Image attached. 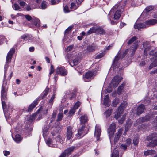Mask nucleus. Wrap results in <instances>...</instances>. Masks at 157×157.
Listing matches in <instances>:
<instances>
[{
    "instance_id": "nucleus-24",
    "label": "nucleus",
    "mask_w": 157,
    "mask_h": 157,
    "mask_svg": "<svg viewBox=\"0 0 157 157\" xmlns=\"http://www.w3.org/2000/svg\"><path fill=\"white\" fill-rule=\"evenodd\" d=\"M151 47L150 46H148L144 50V54L145 56H147V55L148 53L150 55H153V50H152L151 51H150V50Z\"/></svg>"
},
{
    "instance_id": "nucleus-48",
    "label": "nucleus",
    "mask_w": 157,
    "mask_h": 157,
    "mask_svg": "<svg viewBox=\"0 0 157 157\" xmlns=\"http://www.w3.org/2000/svg\"><path fill=\"white\" fill-rule=\"evenodd\" d=\"M145 27V25L144 24L142 23L138 24V30H140L141 28H143Z\"/></svg>"
},
{
    "instance_id": "nucleus-47",
    "label": "nucleus",
    "mask_w": 157,
    "mask_h": 157,
    "mask_svg": "<svg viewBox=\"0 0 157 157\" xmlns=\"http://www.w3.org/2000/svg\"><path fill=\"white\" fill-rule=\"evenodd\" d=\"M72 28V26H69V27H68L66 29L65 32V35H66L67 34L69 33L70 32H71Z\"/></svg>"
},
{
    "instance_id": "nucleus-62",
    "label": "nucleus",
    "mask_w": 157,
    "mask_h": 157,
    "mask_svg": "<svg viewBox=\"0 0 157 157\" xmlns=\"http://www.w3.org/2000/svg\"><path fill=\"white\" fill-rule=\"evenodd\" d=\"M2 106L3 107V109L5 108L6 107V104L5 103V101H4V100H2Z\"/></svg>"
},
{
    "instance_id": "nucleus-25",
    "label": "nucleus",
    "mask_w": 157,
    "mask_h": 157,
    "mask_svg": "<svg viewBox=\"0 0 157 157\" xmlns=\"http://www.w3.org/2000/svg\"><path fill=\"white\" fill-rule=\"evenodd\" d=\"M46 143L49 147H56L57 146L56 144H53L52 140L48 138L46 140Z\"/></svg>"
},
{
    "instance_id": "nucleus-16",
    "label": "nucleus",
    "mask_w": 157,
    "mask_h": 157,
    "mask_svg": "<svg viewBox=\"0 0 157 157\" xmlns=\"http://www.w3.org/2000/svg\"><path fill=\"white\" fill-rule=\"evenodd\" d=\"M153 59H151V61L154 60L149 67V69H151L153 67L157 66V52H155V54L153 55Z\"/></svg>"
},
{
    "instance_id": "nucleus-46",
    "label": "nucleus",
    "mask_w": 157,
    "mask_h": 157,
    "mask_svg": "<svg viewBox=\"0 0 157 157\" xmlns=\"http://www.w3.org/2000/svg\"><path fill=\"white\" fill-rule=\"evenodd\" d=\"M125 117L126 115L125 114L123 115L122 117L119 120V123L121 124H122L124 121L125 120Z\"/></svg>"
},
{
    "instance_id": "nucleus-51",
    "label": "nucleus",
    "mask_w": 157,
    "mask_h": 157,
    "mask_svg": "<svg viewBox=\"0 0 157 157\" xmlns=\"http://www.w3.org/2000/svg\"><path fill=\"white\" fill-rule=\"evenodd\" d=\"M25 18L28 21H32V22L33 21V19L32 17L29 15H25Z\"/></svg>"
},
{
    "instance_id": "nucleus-39",
    "label": "nucleus",
    "mask_w": 157,
    "mask_h": 157,
    "mask_svg": "<svg viewBox=\"0 0 157 157\" xmlns=\"http://www.w3.org/2000/svg\"><path fill=\"white\" fill-rule=\"evenodd\" d=\"M49 89L48 88H46L43 91V95L42 97V99L44 98L48 94L49 91Z\"/></svg>"
},
{
    "instance_id": "nucleus-53",
    "label": "nucleus",
    "mask_w": 157,
    "mask_h": 157,
    "mask_svg": "<svg viewBox=\"0 0 157 157\" xmlns=\"http://www.w3.org/2000/svg\"><path fill=\"white\" fill-rule=\"evenodd\" d=\"M75 109L73 107L72 108L69 112V114L71 115H73L75 111Z\"/></svg>"
},
{
    "instance_id": "nucleus-7",
    "label": "nucleus",
    "mask_w": 157,
    "mask_h": 157,
    "mask_svg": "<svg viewBox=\"0 0 157 157\" xmlns=\"http://www.w3.org/2000/svg\"><path fill=\"white\" fill-rule=\"evenodd\" d=\"M125 56H124V54H120L118 53V54L115 56L114 60L113 62L112 67L113 68H115L119 67V64L118 62V60L120 59L121 57V59L123 58Z\"/></svg>"
},
{
    "instance_id": "nucleus-33",
    "label": "nucleus",
    "mask_w": 157,
    "mask_h": 157,
    "mask_svg": "<svg viewBox=\"0 0 157 157\" xmlns=\"http://www.w3.org/2000/svg\"><path fill=\"white\" fill-rule=\"evenodd\" d=\"M35 24V25L37 27H38L40 25V21L39 19L34 18H33V21H32Z\"/></svg>"
},
{
    "instance_id": "nucleus-21",
    "label": "nucleus",
    "mask_w": 157,
    "mask_h": 157,
    "mask_svg": "<svg viewBox=\"0 0 157 157\" xmlns=\"http://www.w3.org/2000/svg\"><path fill=\"white\" fill-rule=\"evenodd\" d=\"M122 131L123 129L122 128H121L118 130V131L116 133L114 139V143L117 142L119 140L120 136L121 135Z\"/></svg>"
},
{
    "instance_id": "nucleus-15",
    "label": "nucleus",
    "mask_w": 157,
    "mask_h": 157,
    "mask_svg": "<svg viewBox=\"0 0 157 157\" xmlns=\"http://www.w3.org/2000/svg\"><path fill=\"white\" fill-rule=\"evenodd\" d=\"M96 73L95 71H89L87 72L85 75L84 77V80L85 82H87L88 81L86 80V79H90L96 75Z\"/></svg>"
},
{
    "instance_id": "nucleus-64",
    "label": "nucleus",
    "mask_w": 157,
    "mask_h": 157,
    "mask_svg": "<svg viewBox=\"0 0 157 157\" xmlns=\"http://www.w3.org/2000/svg\"><path fill=\"white\" fill-rule=\"evenodd\" d=\"M133 143L136 146H137V138L136 137L133 140Z\"/></svg>"
},
{
    "instance_id": "nucleus-31",
    "label": "nucleus",
    "mask_w": 157,
    "mask_h": 157,
    "mask_svg": "<svg viewBox=\"0 0 157 157\" xmlns=\"http://www.w3.org/2000/svg\"><path fill=\"white\" fill-rule=\"evenodd\" d=\"M156 153V152L155 150H148L144 152V154L145 155L147 156L148 155H153Z\"/></svg>"
},
{
    "instance_id": "nucleus-37",
    "label": "nucleus",
    "mask_w": 157,
    "mask_h": 157,
    "mask_svg": "<svg viewBox=\"0 0 157 157\" xmlns=\"http://www.w3.org/2000/svg\"><path fill=\"white\" fill-rule=\"evenodd\" d=\"M149 145L151 147H154L157 145V140H153L150 143Z\"/></svg>"
},
{
    "instance_id": "nucleus-19",
    "label": "nucleus",
    "mask_w": 157,
    "mask_h": 157,
    "mask_svg": "<svg viewBox=\"0 0 157 157\" xmlns=\"http://www.w3.org/2000/svg\"><path fill=\"white\" fill-rule=\"evenodd\" d=\"M21 39L25 40H28L30 42L33 41V38L32 36L30 35H24L21 36Z\"/></svg>"
},
{
    "instance_id": "nucleus-8",
    "label": "nucleus",
    "mask_w": 157,
    "mask_h": 157,
    "mask_svg": "<svg viewBox=\"0 0 157 157\" xmlns=\"http://www.w3.org/2000/svg\"><path fill=\"white\" fill-rule=\"evenodd\" d=\"M122 79V78L120 76L117 75L115 76L112 79L110 84V86H113L114 88L116 87L117 86Z\"/></svg>"
},
{
    "instance_id": "nucleus-54",
    "label": "nucleus",
    "mask_w": 157,
    "mask_h": 157,
    "mask_svg": "<svg viewBox=\"0 0 157 157\" xmlns=\"http://www.w3.org/2000/svg\"><path fill=\"white\" fill-rule=\"evenodd\" d=\"M157 136V135L155 133L152 134L151 135L149 136V138H150L151 140L153 139L155 137Z\"/></svg>"
},
{
    "instance_id": "nucleus-6",
    "label": "nucleus",
    "mask_w": 157,
    "mask_h": 157,
    "mask_svg": "<svg viewBox=\"0 0 157 157\" xmlns=\"http://www.w3.org/2000/svg\"><path fill=\"white\" fill-rule=\"evenodd\" d=\"M115 124L113 123L111 124L108 129V132L111 144H112L111 142L113 139L114 134L115 131Z\"/></svg>"
},
{
    "instance_id": "nucleus-14",
    "label": "nucleus",
    "mask_w": 157,
    "mask_h": 157,
    "mask_svg": "<svg viewBox=\"0 0 157 157\" xmlns=\"http://www.w3.org/2000/svg\"><path fill=\"white\" fill-rule=\"evenodd\" d=\"M77 92L75 90L70 91L68 90L66 92V94L67 98L70 99H72L76 97Z\"/></svg>"
},
{
    "instance_id": "nucleus-58",
    "label": "nucleus",
    "mask_w": 157,
    "mask_h": 157,
    "mask_svg": "<svg viewBox=\"0 0 157 157\" xmlns=\"http://www.w3.org/2000/svg\"><path fill=\"white\" fill-rule=\"evenodd\" d=\"M64 11L65 13H67L69 12L68 7L67 6H65L64 8Z\"/></svg>"
},
{
    "instance_id": "nucleus-41",
    "label": "nucleus",
    "mask_w": 157,
    "mask_h": 157,
    "mask_svg": "<svg viewBox=\"0 0 157 157\" xmlns=\"http://www.w3.org/2000/svg\"><path fill=\"white\" fill-rule=\"evenodd\" d=\"M119 100L118 99H115L114 100L112 103V106L113 107H116L117 105L119 103Z\"/></svg>"
},
{
    "instance_id": "nucleus-36",
    "label": "nucleus",
    "mask_w": 157,
    "mask_h": 157,
    "mask_svg": "<svg viewBox=\"0 0 157 157\" xmlns=\"http://www.w3.org/2000/svg\"><path fill=\"white\" fill-rule=\"evenodd\" d=\"M111 157H119L118 151L117 150L115 149L113 150Z\"/></svg>"
},
{
    "instance_id": "nucleus-55",
    "label": "nucleus",
    "mask_w": 157,
    "mask_h": 157,
    "mask_svg": "<svg viewBox=\"0 0 157 157\" xmlns=\"http://www.w3.org/2000/svg\"><path fill=\"white\" fill-rule=\"evenodd\" d=\"M21 0H18L20 6L24 7L26 6L27 4L24 2L20 1Z\"/></svg>"
},
{
    "instance_id": "nucleus-32",
    "label": "nucleus",
    "mask_w": 157,
    "mask_h": 157,
    "mask_svg": "<svg viewBox=\"0 0 157 157\" xmlns=\"http://www.w3.org/2000/svg\"><path fill=\"white\" fill-rule=\"evenodd\" d=\"M145 107L143 105H141L138 106V115L142 113L144 111Z\"/></svg>"
},
{
    "instance_id": "nucleus-10",
    "label": "nucleus",
    "mask_w": 157,
    "mask_h": 157,
    "mask_svg": "<svg viewBox=\"0 0 157 157\" xmlns=\"http://www.w3.org/2000/svg\"><path fill=\"white\" fill-rule=\"evenodd\" d=\"M74 146H72L65 150L62 153L59 157H65L69 155L75 148Z\"/></svg>"
},
{
    "instance_id": "nucleus-29",
    "label": "nucleus",
    "mask_w": 157,
    "mask_h": 157,
    "mask_svg": "<svg viewBox=\"0 0 157 157\" xmlns=\"http://www.w3.org/2000/svg\"><path fill=\"white\" fill-rule=\"evenodd\" d=\"M87 117L86 115L81 116L80 119V121L81 124H85L87 121Z\"/></svg>"
},
{
    "instance_id": "nucleus-28",
    "label": "nucleus",
    "mask_w": 157,
    "mask_h": 157,
    "mask_svg": "<svg viewBox=\"0 0 157 157\" xmlns=\"http://www.w3.org/2000/svg\"><path fill=\"white\" fill-rule=\"evenodd\" d=\"M55 94L54 93L52 96L51 99L49 101L48 106L50 108H51L52 105L53 103V100L55 98Z\"/></svg>"
},
{
    "instance_id": "nucleus-5",
    "label": "nucleus",
    "mask_w": 157,
    "mask_h": 157,
    "mask_svg": "<svg viewBox=\"0 0 157 157\" xmlns=\"http://www.w3.org/2000/svg\"><path fill=\"white\" fill-rule=\"evenodd\" d=\"M8 90V86L7 82L4 81L2 84L1 91V99L2 100H6L7 99V92Z\"/></svg>"
},
{
    "instance_id": "nucleus-3",
    "label": "nucleus",
    "mask_w": 157,
    "mask_h": 157,
    "mask_svg": "<svg viewBox=\"0 0 157 157\" xmlns=\"http://www.w3.org/2000/svg\"><path fill=\"white\" fill-rule=\"evenodd\" d=\"M95 33L98 34H104L105 33V31L102 28L98 26H94L87 32V35H90Z\"/></svg>"
},
{
    "instance_id": "nucleus-17",
    "label": "nucleus",
    "mask_w": 157,
    "mask_h": 157,
    "mask_svg": "<svg viewBox=\"0 0 157 157\" xmlns=\"http://www.w3.org/2000/svg\"><path fill=\"white\" fill-rule=\"evenodd\" d=\"M72 129V127L70 126L67 127L66 132L67 140H69L72 138L73 135Z\"/></svg>"
},
{
    "instance_id": "nucleus-45",
    "label": "nucleus",
    "mask_w": 157,
    "mask_h": 157,
    "mask_svg": "<svg viewBox=\"0 0 157 157\" xmlns=\"http://www.w3.org/2000/svg\"><path fill=\"white\" fill-rule=\"evenodd\" d=\"M63 117V114L62 113H59L58 115L57 121H61Z\"/></svg>"
},
{
    "instance_id": "nucleus-34",
    "label": "nucleus",
    "mask_w": 157,
    "mask_h": 157,
    "mask_svg": "<svg viewBox=\"0 0 157 157\" xmlns=\"http://www.w3.org/2000/svg\"><path fill=\"white\" fill-rule=\"evenodd\" d=\"M125 86V84L124 83L121 84L118 88L117 93L119 94H121L122 90Z\"/></svg>"
},
{
    "instance_id": "nucleus-9",
    "label": "nucleus",
    "mask_w": 157,
    "mask_h": 157,
    "mask_svg": "<svg viewBox=\"0 0 157 157\" xmlns=\"http://www.w3.org/2000/svg\"><path fill=\"white\" fill-rule=\"evenodd\" d=\"M153 9L152 6H149L147 7L143 11L140 17L147 18L149 17L150 14V12Z\"/></svg>"
},
{
    "instance_id": "nucleus-61",
    "label": "nucleus",
    "mask_w": 157,
    "mask_h": 157,
    "mask_svg": "<svg viewBox=\"0 0 157 157\" xmlns=\"http://www.w3.org/2000/svg\"><path fill=\"white\" fill-rule=\"evenodd\" d=\"M13 6V8L15 10H18L20 8L18 5L16 4H14Z\"/></svg>"
},
{
    "instance_id": "nucleus-13",
    "label": "nucleus",
    "mask_w": 157,
    "mask_h": 157,
    "mask_svg": "<svg viewBox=\"0 0 157 157\" xmlns=\"http://www.w3.org/2000/svg\"><path fill=\"white\" fill-rule=\"evenodd\" d=\"M101 133V129L100 126L98 124H96L95 127L94 136L96 137L97 140H99Z\"/></svg>"
},
{
    "instance_id": "nucleus-60",
    "label": "nucleus",
    "mask_w": 157,
    "mask_h": 157,
    "mask_svg": "<svg viewBox=\"0 0 157 157\" xmlns=\"http://www.w3.org/2000/svg\"><path fill=\"white\" fill-rule=\"evenodd\" d=\"M3 153L4 155L5 156H7L10 154V152L6 150H5L3 151Z\"/></svg>"
},
{
    "instance_id": "nucleus-42",
    "label": "nucleus",
    "mask_w": 157,
    "mask_h": 157,
    "mask_svg": "<svg viewBox=\"0 0 157 157\" xmlns=\"http://www.w3.org/2000/svg\"><path fill=\"white\" fill-rule=\"evenodd\" d=\"M63 138L60 136V135H58L56 138V139L57 140H59L60 143H63Z\"/></svg>"
},
{
    "instance_id": "nucleus-2",
    "label": "nucleus",
    "mask_w": 157,
    "mask_h": 157,
    "mask_svg": "<svg viewBox=\"0 0 157 157\" xmlns=\"http://www.w3.org/2000/svg\"><path fill=\"white\" fill-rule=\"evenodd\" d=\"M15 52V49L13 48H11L7 55L6 58V64L4 66V69H5V73L4 75V78H5L6 76V71L8 67V63H10L11 62L12 56L13 54Z\"/></svg>"
},
{
    "instance_id": "nucleus-50",
    "label": "nucleus",
    "mask_w": 157,
    "mask_h": 157,
    "mask_svg": "<svg viewBox=\"0 0 157 157\" xmlns=\"http://www.w3.org/2000/svg\"><path fill=\"white\" fill-rule=\"evenodd\" d=\"M105 55V53L104 52H102V53H100L99 54H98L97 56L96 57V59H98L101 58L103 57Z\"/></svg>"
},
{
    "instance_id": "nucleus-30",
    "label": "nucleus",
    "mask_w": 157,
    "mask_h": 157,
    "mask_svg": "<svg viewBox=\"0 0 157 157\" xmlns=\"http://www.w3.org/2000/svg\"><path fill=\"white\" fill-rule=\"evenodd\" d=\"M37 104V100H35L29 106L28 109V111L30 112L36 105Z\"/></svg>"
},
{
    "instance_id": "nucleus-18",
    "label": "nucleus",
    "mask_w": 157,
    "mask_h": 157,
    "mask_svg": "<svg viewBox=\"0 0 157 157\" xmlns=\"http://www.w3.org/2000/svg\"><path fill=\"white\" fill-rule=\"evenodd\" d=\"M12 137L17 143H20L22 140V138L19 134L15 133L12 134Z\"/></svg>"
},
{
    "instance_id": "nucleus-52",
    "label": "nucleus",
    "mask_w": 157,
    "mask_h": 157,
    "mask_svg": "<svg viewBox=\"0 0 157 157\" xmlns=\"http://www.w3.org/2000/svg\"><path fill=\"white\" fill-rule=\"evenodd\" d=\"M57 1H56L55 0H51V4L52 5H55L58 4L61 1V0H56Z\"/></svg>"
},
{
    "instance_id": "nucleus-23",
    "label": "nucleus",
    "mask_w": 157,
    "mask_h": 157,
    "mask_svg": "<svg viewBox=\"0 0 157 157\" xmlns=\"http://www.w3.org/2000/svg\"><path fill=\"white\" fill-rule=\"evenodd\" d=\"M146 24L148 26L154 25L157 24V20L155 19H150L147 21L145 22Z\"/></svg>"
},
{
    "instance_id": "nucleus-49",
    "label": "nucleus",
    "mask_w": 157,
    "mask_h": 157,
    "mask_svg": "<svg viewBox=\"0 0 157 157\" xmlns=\"http://www.w3.org/2000/svg\"><path fill=\"white\" fill-rule=\"evenodd\" d=\"M74 47V45H70L67 47V48L65 49V51L67 52H68L71 51Z\"/></svg>"
},
{
    "instance_id": "nucleus-27",
    "label": "nucleus",
    "mask_w": 157,
    "mask_h": 157,
    "mask_svg": "<svg viewBox=\"0 0 157 157\" xmlns=\"http://www.w3.org/2000/svg\"><path fill=\"white\" fill-rule=\"evenodd\" d=\"M41 111V108H40L36 113L30 117L29 119V121H32L34 120L35 119L36 117L37 114L40 113V111Z\"/></svg>"
},
{
    "instance_id": "nucleus-12",
    "label": "nucleus",
    "mask_w": 157,
    "mask_h": 157,
    "mask_svg": "<svg viewBox=\"0 0 157 157\" xmlns=\"http://www.w3.org/2000/svg\"><path fill=\"white\" fill-rule=\"evenodd\" d=\"M56 72L58 74L63 76L66 75L67 74V70L63 67H58L56 69Z\"/></svg>"
},
{
    "instance_id": "nucleus-44",
    "label": "nucleus",
    "mask_w": 157,
    "mask_h": 157,
    "mask_svg": "<svg viewBox=\"0 0 157 157\" xmlns=\"http://www.w3.org/2000/svg\"><path fill=\"white\" fill-rule=\"evenodd\" d=\"M81 104V102L79 101H78L75 103L73 108H74L75 109H76L78 108V107Z\"/></svg>"
},
{
    "instance_id": "nucleus-35",
    "label": "nucleus",
    "mask_w": 157,
    "mask_h": 157,
    "mask_svg": "<svg viewBox=\"0 0 157 157\" xmlns=\"http://www.w3.org/2000/svg\"><path fill=\"white\" fill-rule=\"evenodd\" d=\"M112 112V109L109 108L107 110L104 112V114L106 116V117H108L110 116Z\"/></svg>"
},
{
    "instance_id": "nucleus-59",
    "label": "nucleus",
    "mask_w": 157,
    "mask_h": 157,
    "mask_svg": "<svg viewBox=\"0 0 157 157\" xmlns=\"http://www.w3.org/2000/svg\"><path fill=\"white\" fill-rule=\"evenodd\" d=\"M131 140L130 139H127L126 140V144L128 146H129L130 144L131 143Z\"/></svg>"
},
{
    "instance_id": "nucleus-40",
    "label": "nucleus",
    "mask_w": 157,
    "mask_h": 157,
    "mask_svg": "<svg viewBox=\"0 0 157 157\" xmlns=\"http://www.w3.org/2000/svg\"><path fill=\"white\" fill-rule=\"evenodd\" d=\"M47 7L46 2L45 1H43L41 3V8L42 9H46Z\"/></svg>"
},
{
    "instance_id": "nucleus-22",
    "label": "nucleus",
    "mask_w": 157,
    "mask_h": 157,
    "mask_svg": "<svg viewBox=\"0 0 157 157\" xmlns=\"http://www.w3.org/2000/svg\"><path fill=\"white\" fill-rule=\"evenodd\" d=\"M85 127V125H82L80 129L78 131V136L80 138L83 137L84 135V130Z\"/></svg>"
},
{
    "instance_id": "nucleus-38",
    "label": "nucleus",
    "mask_w": 157,
    "mask_h": 157,
    "mask_svg": "<svg viewBox=\"0 0 157 157\" xmlns=\"http://www.w3.org/2000/svg\"><path fill=\"white\" fill-rule=\"evenodd\" d=\"M78 6H77L76 5L75 3L72 2L71 4V6L70 8L71 9L75 10L78 8Z\"/></svg>"
},
{
    "instance_id": "nucleus-63",
    "label": "nucleus",
    "mask_w": 157,
    "mask_h": 157,
    "mask_svg": "<svg viewBox=\"0 0 157 157\" xmlns=\"http://www.w3.org/2000/svg\"><path fill=\"white\" fill-rule=\"evenodd\" d=\"M128 146L126 144H122L121 145V147L123 149L125 150L127 148V147Z\"/></svg>"
},
{
    "instance_id": "nucleus-11",
    "label": "nucleus",
    "mask_w": 157,
    "mask_h": 157,
    "mask_svg": "<svg viewBox=\"0 0 157 157\" xmlns=\"http://www.w3.org/2000/svg\"><path fill=\"white\" fill-rule=\"evenodd\" d=\"M78 56V54L76 53L74 56H71L73 61L71 62L70 64L72 67L77 65L79 63V57Z\"/></svg>"
},
{
    "instance_id": "nucleus-43",
    "label": "nucleus",
    "mask_w": 157,
    "mask_h": 157,
    "mask_svg": "<svg viewBox=\"0 0 157 157\" xmlns=\"http://www.w3.org/2000/svg\"><path fill=\"white\" fill-rule=\"evenodd\" d=\"M137 38L136 36H134L131 38L129 41L128 42V44H130L132 43L134 41L136 40Z\"/></svg>"
},
{
    "instance_id": "nucleus-4",
    "label": "nucleus",
    "mask_w": 157,
    "mask_h": 157,
    "mask_svg": "<svg viewBox=\"0 0 157 157\" xmlns=\"http://www.w3.org/2000/svg\"><path fill=\"white\" fill-rule=\"evenodd\" d=\"M127 103L126 101H123L120 106L118 108V109L115 115V118L117 119L123 114L124 110L127 106Z\"/></svg>"
},
{
    "instance_id": "nucleus-26",
    "label": "nucleus",
    "mask_w": 157,
    "mask_h": 157,
    "mask_svg": "<svg viewBox=\"0 0 157 157\" xmlns=\"http://www.w3.org/2000/svg\"><path fill=\"white\" fill-rule=\"evenodd\" d=\"M103 104L105 106L108 107L110 105V102L109 100V94L105 96V97L104 99Z\"/></svg>"
},
{
    "instance_id": "nucleus-57",
    "label": "nucleus",
    "mask_w": 157,
    "mask_h": 157,
    "mask_svg": "<svg viewBox=\"0 0 157 157\" xmlns=\"http://www.w3.org/2000/svg\"><path fill=\"white\" fill-rule=\"evenodd\" d=\"M54 71V69L53 67V66L52 65H51V67H50V71L49 73V75H51L53 73Z\"/></svg>"
},
{
    "instance_id": "nucleus-56",
    "label": "nucleus",
    "mask_w": 157,
    "mask_h": 157,
    "mask_svg": "<svg viewBox=\"0 0 157 157\" xmlns=\"http://www.w3.org/2000/svg\"><path fill=\"white\" fill-rule=\"evenodd\" d=\"M56 111H54L53 113L52 114V120L55 119L56 117Z\"/></svg>"
},
{
    "instance_id": "nucleus-1",
    "label": "nucleus",
    "mask_w": 157,
    "mask_h": 157,
    "mask_svg": "<svg viewBox=\"0 0 157 157\" xmlns=\"http://www.w3.org/2000/svg\"><path fill=\"white\" fill-rule=\"evenodd\" d=\"M124 7V6L122 7L118 4L115 5L111 10L109 16L114 20L118 19L121 14V8H123Z\"/></svg>"
},
{
    "instance_id": "nucleus-20",
    "label": "nucleus",
    "mask_w": 157,
    "mask_h": 157,
    "mask_svg": "<svg viewBox=\"0 0 157 157\" xmlns=\"http://www.w3.org/2000/svg\"><path fill=\"white\" fill-rule=\"evenodd\" d=\"M97 46L96 45L93 44L87 46L86 50L89 52H93L97 49Z\"/></svg>"
}]
</instances>
